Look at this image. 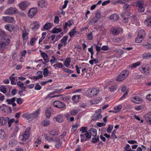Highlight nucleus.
Here are the masks:
<instances>
[{
    "label": "nucleus",
    "mask_w": 151,
    "mask_h": 151,
    "mask_svg": "<svg viewBox=\"0 0 151 151\" xmlns=\"http://www.w3.org/2000/svg\"><path fill=\"white\" fill-rule=\"evenodd\" d=\"M39 109H38L32 114H28V113H25L23 114L22 116L24 118L32 120L34 118L38 117V115L39 114Z\"/></svg>",
    "instance_id": "obj_1"
},
{
    "label": "nucleus",
    "mask_w": 151,
    "mask_h": 151,
    "mask_svg": "<svg viewBox=\"0 0 151 151\" xmlns=\"http://www.w3.org/2000/svg\"><path fill=\"white\" fill-rule=\"evenodd\" d=\"M30 127H29L26 128L22 134L19 137L21 141L25 142L28 139L30 135Z\"/></svg>",
    "instance_id": "obj_2"
},
{
    "label": "nucleus",
    "mask_w": 151,
    "mask_h": 151,
    "mask_svg": "<svg viewBox=\"0 0 151 151\" xmlns=\"http://www.w3.org/2000/svg\"><path fill=\"white\" fill-rule=\"evenodd\" d=\"M128 74L129 72L128 70H124L118 75L115 80L118 81H123L127 77Z\"/></svg>",
    "instance_id": "obj_3"
},
{
    "label": "nucleus",
    "mask_w": 151,
    "mask_h": 151,
    "mask_svg": "<svg viewBox=\"0 0 151 151\" xmlns=\"http://www.w3.org/2000/svg\"><path fill=\"white\" fill-rule=\"evenodd\" d=\"M136 8L139 12H143L145 11L144 2L141 1H138L135 3Z\"/></svg>",
    "instance_id": "obj_4"
},
{
    "label": "nucleus",
    "mask_w": 151,
    "mask_h": 151,
    "mask_svg": "<svg viewBox=\"0 0 151 151\" xmlns=\"http://www.w3.org/2000/svg\"><path fill=\"white\" fill-rule=\"evenodd\" d=\"M99 92V90L94 88L89 89L87 92L88 96L91 97H94L96 96Z\"/></svg>",
    "instance_id": "obj_5"
},
{
    "label": "nucleus",
    "mask_w": 151,
    "mask_h": 151,
    "mask_svg": "<svg viewBox=\"0 0 151 151\" xmlns=\"http://www.w3.org/2000/svg\"><path fill=\"white\" fill-rule=\"evenodd\" d=\"M18 10L15 7H12L7 9L5 12V13L7 15L15 14L18 13Z\"/></svg>",
    "instance_id": "obj_6"
},
{
    "label": "nucleus",
    "mask_w": 151,
    "mask_h": 151,
    "mask_svg": "<svg viewBox=\"0 0 151 151\" xmlns=\"http://www.w3.org/2000/svg\"><path fill=\"white\" fill-rule=\"evenodd\" d=\"M80 137H81V142L87 141L91 138V135L88 132L81 134Z\"/></svg>",
    "instance_id": "obj_7"
},
{
    "label": "nucleus",
    "mask_w": 151,
    "mask_h": 151,
    "mask_svg": "<svg viewBox=\"0 0 151 151\" xmlns=\"http://www.w3.org/2000/svg\"><path fill=\"white\" fill-rule=\"evenodd\" d=\"M101 110L99 109V111L95 112L93 116L92 117V121H96L102 117L101 113Z\"/></svg>",
    "instance_id": "obj_8"
},
{
    "label": "nucleus",
    "mask_w": 151,
    "mask_h": 151,
    "mask_svg": "<svg viewBox=\"0 0 151 151\" xmlns=\"http://www.w3.org/2000/svg\"><path fill=\"white\" fill-rule=\"evenodd\" d=\"M53 106L56 108H63L65 106V104L59 101H55L53 103Z\"/></svg>",
    "instance_id": "obj_9"
},
{
    "label": "nucleus",
    "mask_w": 151,
    "mask_h": 151,
    "mask_svg": "<svg viewBox=\"0 0 151 151\" xmlns=\"http://www.w3.org/2000/svg\"><path fill=\"white\" fill-rule=\"evenodd\" d=\"M37 12V9L36 8L31 9L28 11V16L29 18H32L34 16Z\"/></svg>",
    "instance_id": "obj_10"
},
{
    "label": "nucleus",
    "mask_w": 151,
    "mask_h": 151,
    "mask_svg": "<svg viewBox=\"0 0 151 151\" xmlns=\"http://www.w3.org/2000/svg\"><path fill=\"white\" fill-rule=\"evenodd\" d=\"M146 65H142L139 68V70L142 73L147 74L150 73L149 69L148 68H146Z\"/></svg>",
    "instance_id": "obj_11"
},
{
    "label": "nucleus",
    "mask_w": 151,
    "mask_h": 151,
    "mask_svg": "<svg viewBox=\"0 0 151 151\" xmlns=\"http://www.w3.org/2000/svg\"><path fill=\"white\" fill-rule=\"evenodd\" d=\"M29 5V4L25 1H22L18 5V6L22 10H25Z\"/></svg>",
    "instance_id": "obj_12"
},
{
    "label": "nucleus",
    "mask_w": 151,
    "mask_h": 151,
    "mask_svg": "<svg viewBox=\"0 0 151 151\" xmlns=\"http://www.w3.org/2000/svg\"><path fill=\"white\" fill-rule=\"evenodd\" d=\"M145 119L149 124H151V112H149L144 116Z\"/></svg>",
    "instance_id": "obj_13"
},
{
    "label": "nucleus",
    "mask_w": 151,
    "mask_h": 151,
    "mask_svg": "<svg viewBox=\"0 0 151 151\" xmlns=\"http://www.w3.org/2000/svg\"><path fill=\"white\" fill-rule=\"evenodd\" d=\"M16 99V98L13 97L11 99H7L6 101L7 102L8 104H12L13 106L15 107L16 106V104L15 103Z\"/></svg>",
    "instance_id": "obj_14"
},
{
    "label": "nucleus",
    "mask_w": 151,
    "mask_h": 151,
    "mask_svg": "<svg viewBox=\"0 0 151 151\" xmlns=\"http://www.w3.org/2000/svg\"><path fill=\"white\" fill-rule=\"evenodd\" d=\"M132 99L134 100H132V101L136 104H139L141 103L142 101V99L139 97L138 96H136L132 98Z\"/></svg>",
    "instance_id": "obj_15"
},
{
    "label": "nucleus",
    "mask_w": 151,
    "mask_h": 151,
    "mask_svg": "<svg viewBox=\"0 0 151 151\" xmlns=\"http://www.w3.org/2000/svg\"><path fill=\"white\" fill-rule=\"evenodd\" d=\"M38 5L40 7H45L47 5V2L45 0H41L37 2Z\"/></svg>",
    "instance_id": "obj_16"
},
{
    "label": "nucleus",
    "mask_w": 151,
    "mask_h": 151,
    "mask_svg": "<svg viewBox=\"0 0 151 151\" xmlns=\"http://www.w3.org/2000/svg\"><path fill=\"white\" fill-rule=\"evenodd\" d=\"M22 37L23 39V41H27L28 39V32H27V30H26L25 29V28H24V30H22Z\"/></svg>",
    "instance_id": "obj_17"
},
{
    "label": "nucleus",
    "mask_w": 151,
    "mask_h": 151,
    "mask_svg": "<svg viewBox=\"0 0 151 151\" xmlns=\"http://www.w3.org/2000/svg\"><path fill=\"white\" fill-rule=\"evenodd\" d=\"M3 20L5 22L9 23H12L14 22V20L13 17H3Z\"/></svg>",
    "instance_id": "obj_18"
},
{
    "label": "nucleus",
    "mask_w": 151,
    "mask_h": 151,
    "mask_svg": "<svg viewBox=\"0 0 151 151\" xmlns=\"http://www.w3.org/2000/svg\"><path fill=\"white\" fill-rule=\"evenodd\" d=\"M119 18V16L116 14H112L109 17V19L113 22L117 21Z\"/></svg>",
    "instance_id": "obj_19"
},
{
    "label": "nucleus",
    "mask_w": 151,
    "mask_h": 151,
    "mask_svg": "<svg viewBox=\"0 0 151 151\" xmlns=\"http://www.w3.org/2000/svg\"><path fill=\"white\" fill-rule=\"evenodd\" d=\"M145 24L148 26H151V17L148 16L145 20Z\"/></svg>",
    "instance_id": "obj_20"
},
{
    "label": "nucleus",
    "mask_w": 151,
    "mask_h": 151,
    "mask_svg": "<svg viewBox=\"0 0 151 151\" xmlns=\"http://www.w3.org/2000/svg\"><path fill=\"white\" fill-rule=\"evenodd\" d=\"M41 55L43 58L44 60L45 61V63H47L49 62L48 56L46 53L44 52H42L41 53Z\"/></svg>",
    "instance_id": "obj_21"
},
{
    "label": "nucleus",
    "mask_w": 151,
    "mask_h": 151,
    "mask_svg": "<svg viewBox=\"0 0 151 151\" xmlns=\"http://www.w3.org/2000/svg\"><path fill=\"white\" fill-rule=\"evenodd\" d=\"M73 24V22L69 21L68 22H66L64 24H63V28L65 30L67 29L68 26L70 27Z\"/></svg>",
    "instance_id": "obj_22"
},
{
    "label": "nucleus",
    "mask_w": 151,
    "mask_h": 151,
    "mask_svg": "<svg viewBox=\"0 0 151 151\" xmlns=\"http://www.w3.org/2000/svg\"><path fill=\"white\" fill-rule=\"evenodd\" d=\"M97 130L94 128H91L89 130V133L91 136L92 135L93 136H95L97 134Z\"/></svg>",
    "instance_id": "obj_23"
},
{
    "label": "nucleus",
    "mask_w": 151,
    "mask_h": 151,
    "mask_svg": "<svg viewBox=\"0 0 151 151\" xmlns=\"http://www.w3.org/2000/svg\"><path fill=\"white\" fill-rule=\"evenodd\" d=\"M145 32L143 29H141L139 30L138 34V36L139 37H140L144 38L145 37Z\"/></svg>",
    "instance_id": "obj_24"
},
{
    "label": "nucleus",
    "mask_w": 151,
    "mask_h": 151,
    "mask_svg": "<svg viewBox=\"0 0 151 151\" xmlns=\"http://www.w3.org/2000/svg\"><path fill=\"white\" fill-rule=\"evenodd\" d=\"M101 100V98L100 97L94 100H91L90 103L91 104H96L99 103Z\"/></svg>",
    "instance_id": "obj_25"
},
{
    "label": "nucleus",
    "mask_w": 151,
    "mask_h": 151,
    "mask_svg": "<svg viewBox=\"0 0 151 151\" xmlns=\"http://www.w3.org/2000/svg\"><path fill=\"white\" fill-rule=\"evenodd\" d=\"M17 85L24 91H25L26 87L24 86V83L21 81H19L17 82Z\"/></svg>",
    "instance_id": "obj_26"
},
{
    "label": "nucleus",
    "mask_w": 151,
    "mask_h": 151,
    "mask_svg": "<svg viewBox=\"0 0 151 151\" xmlns=\"http://www.w3.org/2000/svg\"><path fill=\"white\" fill-rule=\"evenodd\" d=\"M110 31L114 35H118L119 33L118 28H112L111 29Z\"/></svg>",
    "instance_id": "obj_27"
},
{
    "label": "nucleus",
    "mask_w": 151,
    "mask_h": 151,
    "mask_svg": "<svg viewBox=\"0 0 151 151\" xmlns=\"http://www.w3.org/2000/svg\"><path fill=\"white\" fill-rule=\"evenodd\" d=\"M122 104H119L118 106L114 107V111H113L115 113H116L119 111L122 108Z\"/></svg>",
    "instance_id": "obj_28"
},
{
    "label": "nucleus",
    "mask_w": 151,
    "mask_h": 151,
    "mask_svg": "<svg viewBox=\"0 0 151 151\" xmlns=\"http://www.w3.org/2000/svg\"><path fill=\"white\" fill-rule=\"evenodd\" d=\"M142 45L146 48L151 49V43L148 42H146L145 43H142Z\"/></svg>",
    "instance_id": "obj_29"
},
{
    "label": "nucleus",
    "mask_w": 151,
    "mask_h": 151,
    "mask_svg": "<svg viewBox=\"0 0 151 151\" xmlns=\"http://www.w3.org/2000/svg\"><path fill=\"white\" fill-rule=\"evenodd\" d=\"M79 98V95H75L73 96L72 99L74 102L76 103L78 101Z\"/></svg>",
    "instance_id": "obj_30"
},
{
    "label": "nucleus",
    "mask_w": 151,
    "mask_h": 151,
    "mask_svg": "<svg viewBox=\"0 0 151 151\" xmlns=\"http://www.w3.org/2000/svg\"><path fill=\"white\" fill-rule=\"evenodd\" d=\"M60 139L59 138H56V139L55 140V141L57 142V143L55 145V147L57 148H59L61 146V142L59 141Z\"/></svg>",
    "instance_id": "obj_31"
},
{
    "label": "nucleus",
    "mask_w": 151,
    "mask_h": 151,
    "mask_svg": "<svg viewBox=\"0 0 151 151\" xmlns=\"http://www.w3.org/2000/svg\"><path fill=\"white\" fill-rule=\"evenodd\" d=\"M7 122V120L3 117L0 118V123L2 125H5Z\"/></svg>",
    "instance_id": "obj_32"
},
{
    "label": "nucleus",
    "mask_w": 151,
    "mask_h": 151,
    "mask_svg": "<svg viewBox=\"0 0 151 151\" xmlns=\"http://www.w3.org/2000/svg\"><path fill=\"white\" fill-rule=\"evenodd\" d=\"M142 58L145 59L151 58V55L149 52L145 53L143 54Z\"/></svg>",
    "instance_id": "obj_33"
},
{
    "label": "nucleus",
    "mask_w": 151,
    "mask_h": 151,
    "mask_svg": "<svg viewBox=\"0 0 151 151\" xmlns=\"http://www.w3.org/2000/svg\"><path fill=\"white\" fill-rule=\"evenodd\" d=\"M56 121L59 122H61L63 121V116L60 115H59L55 118Z\"/></svg>",
    "instance_id": "obj_34"
},
{
    "label": "nucleus",
    "mask_w": 151,
    "mask_h": 151,
    "mask_svg": "<svg viewBox=\"0 0 151 151\" xmlns=\"http://www.w3.org/2000/svg\"><path fill=\"white\" fill-rule=\"evenodd\" d=\"M6 136V134L4 131L3 129L0 130V138L1 139H4Z\"/></svg>",
    "instance_id": "obj_35"
},
{
    "label": "nucleus",
    "mask_w": 151,
    "mask_h": 151,
    "mask_svg": "<svg viewBox=\"0 0 151 151\" xmlns=\"http://www.w3.org/2000/svg\"><path fill=\"white\" fill-rule=\"evenodd\" d=\"M51 111V108H49L47 109L45 111V114L46 117L47 118H49L50 116V112Z\"/></svg>",
    "instance_id": "obj_36"
},
{
    "label": "nucleus",
    "mask_w": 151,
    "mask_h": 151,
    "mask_svg": "<svg viewBox=\"0 0 151 151\" xmlns=\"http://www.w3.org/2000/svg\"><path fill=\"white\" fill-rule=\"evenodd\" d=\"M52 27V25L50 23H48L45 24L43 26L44 28L45 29H50Z\"/></svg>",
    "instance_id": "obj_37"
},
{
    "label": "nucleus",
    "mask_w": 151,
    "mask_h": 151,
    "mask_svg": "<svg viewBox=\"0 0 151 151\" xmlns=\"http://www.w3.org/2000/svg\"><path fill=\"white\" fill-rule=\"evenodd\" d=\"M62 31V29L60 28H54L52 30L51 32L53 33H58Z\"/></svg>",
    "instance_id": "obj_38"
},
{
    "label": "nucleus",
    "mask_w": 151,
    "mask_h": 151,
    "mask_svg": "<svg viewBox=\"0 0 151 151\" xmlns=\"http://www.w3.org/2000/svg\"><path fill=\"white\" fill-rule=\"evenodd\" d=\"M68 37L67 36H64L63 38L61 40V42L64 43V46H65L66 45V42L68 39Z\"/></svg>",
    "instance_id": "obj_39"
},
{
    "label": "nucleus",
    "mask_w": 151,
    "mask_h": 151,
    "mask_svg": "<svg viewBox=\"0 0 151 151\" xmlns=\"http://www.w3.org/2000/svg\"><path fill=\"white\" fill-rule=\"evenodd\" d=\"M78 112L79 110H78L73 109L70 111V113L71 115L75 116L76 115Z\"/></svg>",
    "instance_id": "obj_40"
},
{
    "label": "nucleus",
    "mask_w": 151,
    "mask_h": 151,
    "mask_svg": "<svg viewBox=\"0 0 151 151\" xmlns=\"http://www.w3.org/2000/svg\"><path fill=\"white\" fill-rule=\"evenodd\" d=\"M6 44L5 42H0V50H4L6 45Z\"/></svg>",
    "instance_id": "obj_41"
},
{
    "label": "nucleus",
    "mask_w": 151,
    "mask_h": 151,
    "mask_svg": "<svg viewBox=\"0 0 151 151\" xmlns=\"http://www.w3.org/2000/svg\"><path fill=\"white\" fill-rule=\"evenodd\" d=\"M17 143V142L15 139H12L10 140L9 142V145L11 147H12Z\"/></svg>",
    "instance_id": "obj_42"
},
{
    "label": "nucleus",
    "mask_w": 151,
    "mask_h": 151,
    "mask_svg": "<svg viewBox=\"0 0 151 151\" xmlns=\"http://www.w3.org/2000/svg\"><path fill=\"white\" fill-rule=\"evenodd\" d=\"M48 132L49 134L53 136H57L58 135V134L57 133L56 131L54 130L50 131Z\"/></svg>",
    "instance_id": "obj_43"
},
{
    "label": "nucleus",
    "mask_w": 151,
    "mask_h": 151,
    "mask_svg": "<svg viewBox=\"0 0 151 151\" xmlns=\"http://www.w3.org/2000/svg\"><path fill=\"white\" fill-rule=\"evenodd\" d=\"M117 89V87L116 86H112L109 88L110 91L111 92H114Z\"/></svg>",
    "instance_id": "obj_44"
},
{
    "label": "nucleus",
    "mask_w": 151,
    "mask_h": 151,
    "mask_svg": "<svg viewBox=\"0 0 151 151\" xmlns=\"http://www.w3.org/2000/svg\"><path fill=\"white\" fill-rule=\"evenodd\" d=\"M98 60L97 59H93L89 61V63L91 65L93 64H96L98 62Z\"/></svg>",
    "instance_id": "obj_45"
},
{
    "label": "nucleus",
    "mask_w": 151,
    "mask_h": 151,
    "mask_svg": "<svg viewBox=\"0 0 151 151\" xmlns=\"http://www.w3.org/2000/svg\"><path fill=\"white\" fill-rule=\"evenodd\" d=\"M48 74V70L47 68H45L43 69V75L44 77L47 76Z\"/></svg>",
    "instance_id": "obj_46"
},
{
    "label": "nucleus",
    "mask_w": 151,
    "mask_h": 151,
    "mask_svg": "<svg viewBox=\"0 0 151 151\" xmlns=\"http://www.w3.org/2000/svg\"><path fill=\"white\" fill-rule=\"evenodd\" d=\"M87 127H82L80 129V131L81 132L82 134L88 132L87 131Z\"/></svg>",
    "instance_id": "obj_47"
},
{
    "label": "nucleus",
    "mask_w": 151,
    "mask_h": 151,
    "mask_svg": "<svg viewBox=\"0 0 151 151\" xmlns=\"http://www.w3.org/2000/svg\"><path fill=\"white\" fill-rule=\"evenodd\" d=\"M122 38L121 37H116L113 39V41L115 43H118L122 41Z\"/></svg>",
    "instance_id": "obj_48"
},
{
    "label": "nucleus",
    "mask_w": 151,
    "mask_h": 151,
    "mask_svg": "<svg viewBox=\"0 0 151 151\" xmlns=\"http://www.w3.org/2000/svg\"><path fill=\"white\" fill-rule=\"evenodd\" d=\"M0 91L4 93L7 92L6 88L4 86H1L0 87Z\"/></svg>",
    "instance_id": "obj_49"
},
{
    "label": "nucleus",
    "mask_w": 151,
    "mask_h": 151,
    "mask_svg": "<svg viewBox=\"0 0 151 151\" xmlns=\"http://www.w3.org/2000/svg\"><path fill=\"white\" fill-rule=\"evenodd\" d=\"M63 64L60 63H57L53 65V67H56L58 68H62L63 67Z\"/></svg>",
    "instance_id": "obj_50"
},
{
    "label": "nucleus",
    "mask_w": 151,
    "mask_h": 151,
    "mask_svg": "<svg viewBox=\"0 0 151 151\" xmlns=\"http://www.w3.org/2000/svg\"><path fill=\"white\" fill-rule=\"evenodd\" d=\"M141 65L140 62H138L135 63L131 65V67L132 68H135L137 66H139Z\"/></svg>",
    "instance_id": "obj_51"
},
{
    "label": "nucleus",
    "mask_w": 151,
    "mask_h": 151,
    "mask_svg": "<svg viewBox=\"0 0 151 151\" xmlns=\"http://www.w3.org/2000/svg\"><path fill=\"white\" fill-rule=\"evenodd\" d=\"M143 39V38L140 37H139L138 36V37H137L135 39V42L137 43H140L142 41Z\"/></svg>",
    "instance_id": "obj_52"
},
{
    "label": "nucleus",
    "mask_w": 151,
    "mask_h": 151,
    "mask_svg": "<svg viewBox=\"0 0 151 151\" xmlns=\"http://www.w3.org/2000/svg\"><path fill=\"white\" fill-rule=\"evenodd\" d=\"M123 8L124 9L129 10L130 8V6L128 4L124 3Z\"/></svg>",
    "instance_id": "obj_53"
},
{
    "label": "nucleus",
    "mask_w": 151,
    "mask_h": 151,
    "mask_svg": "<svg viewBox=\"0 0 151 151\" xmlns=\"http://www.w3.org/2000/svg\"><path fill=\"white\" fill-rule=\"evenodd\" d=\"M95 17L99 20L101 17L100 12H97L96 13Z\"/></svg>",
    "instance_id": "obj_54"
},
{
    "label": "nucleus",
    "mask_w": 151,
    "mask_h": 151,
    "mask_svg": "<svg viewBox=\"0 0 151 151\" xmlns=\"http://www.w3.org/2000/svg\"><path fill=\"white\" fill-rule=\"evenodd\" d=\"M76 27H75L69 33V35L70 37H72L74 35V33H76Z\"/></svg>",
    "instance_id": "obj_55"
},
{
    "label": "nucleus",
    "mask_w": 151,
    "mask_h": 151,
    "mask_svg": "<svg viewBox=\"0 0 151 151\" xmlns=\"http://www.w3.org/2000/svg\"><path fill=\"white\" fill-rule=\"evenodd\" d=\"M111 83L112 81L110 80H106L105 81L106 86L105 87H104V88H107L108 86L111 85Z\"/></svg>",
    "instance_id": "obj_56"
},
{
    "label": "nucleus",
    "mask_w": 151,
    "mask_h": 151,
    "mask_svg": "<svg viewBox=\"0 0 151 151\" xmlns=\"http://www.w3.org/2000/svg\"><path fill=\"white\" fill-rule=\"evenodd\" d=\"M98 21V20L97 18H96V17H95L90 20V22L91 23H96Z\"/></svg>",
    "instance_id": "obj_57"
},
{
    "label": "nucleus",
    "mask_w": 151,
    "mask_h": 151,
    "mask_svg": "<svg viewBox=\"0 0 151 151\" xmlns=\"http://www.w3.org/2000/svg\"><path fill=\"white\" fill-rule=\"evenodd\" d=\"M18 104L20 105L22 104L23 102V100L21 98H16Z\"/></svg>",
    "instance_id": "obj_58"
},
{
    "label": "nucleus",
    "mask_w": 151,
    "mask_h": 151,
    "mask_svg": "<svg viewBox=\"0 0 151 151\" xmlns=\"http://www.w3.org/2000/svg\"><path fill=\"white\" fill-rule=\"evenodd\" d=\"M116 133V130H114L112 133V134L111 135V137L113 139H115L117 138V137L115 134Z\"/></svg>",
    "instance_id": "obj_59"
},
{
    "label": "nucleus",
    "mask_w": 151,
    "mask_h": 151,
    "mask_svg": "<svg viewBox=\"0 0 151 151\" xmlns=\"http://www.w3.org/2000/svg\"><path fill=\"white\" fill-rule=\"evenodd\" d=\"M70 59H69V60H67V61H65L64 63V65H65L66 67H68L69 66V64L70 63Z\"/></svg>",
    "instance_id": "obj_60"
},
{
    "label": "nucleus",
    "mask_w": 151,
    "mask_h": 151,
    "mask_svg": "<svg viewBox=\"0 0 151 151\" xmlns=\"http://www.w3.org/2000/svg\"><path fill=\"white\" fill-rule=\"evenodd\" d=\"M94 138H93L92 140V142L95 143L99 140V137L98 136H94Z\"/></svg>",
    "instance_id": "obj_61"
},
{
    "label": "nucleus",
    "mask_w": 151,
    "mask_h": 151,
    "mask_svg": "<svg viewBox=\"0 0 151 151\" xmlns=\"http://www.w3.org/2000/svg\"><path fill=\"white\" fill-rule=\"evenodd\" d=\"M63 69L64 71L69 73H70L73 72L72 70H71L68 68H63Z\"/></svg>",
    "instance_id": "obj_62"
},
{
    "label": "nucleus",
    "mask_w": 151,
    "mask_h": 151,
    "mask_svg": "<svg viewBox=\"0 0 151 151\" xmlns=\"http://www.w3.org/2000/svg\"><path fill=\"white\" fill-rule=\"evenodd\" d=\"M50 123V121L49 120L45 121L44 120L43 122V124L44 126L46 127L49 125Z\"/></svg>",
    "instance_id": "obj_63"
},
{
    "label": "nucleus",
    "mask_w": 151,
    "mask_h": 151,
    "mask_svg": "<svg viewBox=\"0 0 151 151\" xmlns=\"http://www.w3.org/2000/svg\"><path fill=\"white\" fill-rule=\"evenodd\" d=\"M41 143V139L38 137L36 141L35 142V144H36V146H38V145L40 144Z\"/></svg>",
    "instance_id": "obj_64"
}]
</instances>
